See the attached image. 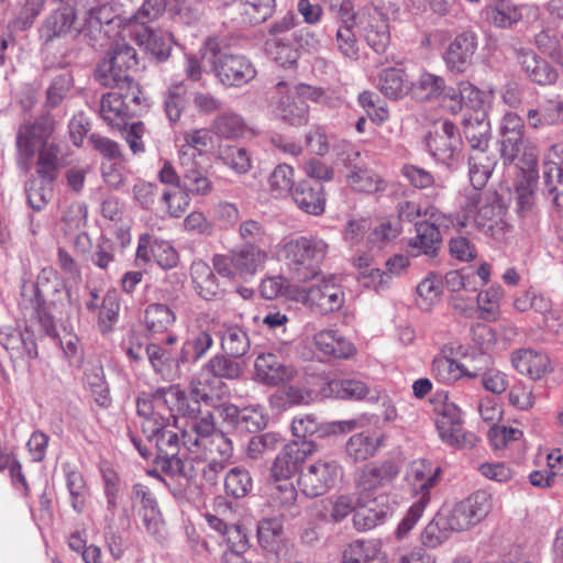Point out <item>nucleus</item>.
<instances>
[{"instance_id":"1","label":"nucleus","mask_w":563,"mask_h":563,"mask_svg":"<svg viewBox=\"0 0 563 563\" xmlns=\"http://www.w3.org/2000/svg\"><path fill=\"white\" fill-rule=\"evenodd\" d=\"M507 206L497 191L474 192L465 198L456 214V224L466 228L471 222L484 235L497 243H506L512 225L506 220Z\"/></svg>"},{"instance_id":"2","label":"nucleus","mask_w":563,"mask_h":563,"mask_svg":"<svg viewBox=\"0 0 563 563\" xmlns=\"http://www.w3.org/2000/svg\"><path fill=\"white\" fill-rule=\"evenodd\" d=\"M328 243L316 235L299 236L284 245V253L291 277L306 283L321 273V264L328 254Z\"/></svg>"},{"instance_id":"3","label":"nucleus","mask_w":563,"mask_h":563,"mask_svg":"<svg viewBox=\"0 0 563 563\" xmlns=\"http://www.w3.org/2000/svg\"><path fill=\"white\" fill-rule=\"evenodd\" d=\"M429 154L448 167L460 158L463 141L459 128L449 120L434 123L433 130L426 137Z\"/></svg>"},{"instance_id":"4","label":"nucleus","mask_w":563,"mask_h":563,"mask_svg":"<svg viewBox=\"0 0 563 563\" xmlns=\"http://www.w3.org/2000/svg\"><path fill=\"white\" fill-rule=\"evenodd\" d=\"M306 100L305 96L298 93V85L290 89L287 82L279 81L271 97L269 108L280 121L301 126L309 120V106Z\"/></svg>"},{"instance_id":"5","label":"nucleus","mask_w":563,"mask_h":563,"mask_svg":"<svg viewBox=\"0 0 563 563\" xmlns=\"http://www.w3.org/2000/svg\"><path fill=\"white\" fill-rule=\"evenodd\" d=\"M54 119L49 114L37 118L32 123H24L16 134L18 165L27 172L35 150L48 146V140L54 131Z\"/></svg>"},{"instance_id":"6","label":"nucleus","mask_w":563,"mask_h":563,"mask_svg":"<svg viewBox=\"0 0 563 563\" xmlns=\"http://www.w3.org/2000/svg\"><path fill=\"white\" fill-rule=\"evenodd\" d=\"M343 476V468L335 460H319L301 471L298 485L303 495L310 498L324 495Z\"/></svg>"},{"instance_id":"7","label":"nucleus","mask_w":563,"mask_h":563,"mask_svg":"<svg viewBox=\"0 0 563 563\" xmlns=\"http://www.w3.org/2000/svg\"><path fill=\"white\" fill-rule=\"evenodd\" d=\"M212 70L227 87H241L253 80L257 73L247 57L221 51L212 52Z\"/></svg>"},{"instance_id":"8","label":"nucleus","mask_w":563,"mask_h":563,"mask_svg":"<svg viewBox=\"0 0 563 563\" xmlns=\"http://www.w3.org/2000/svg\"><path fill=\"white\" fill-rule=\"evenodd\" d=\"M394 512V503L389 495L375 497L357 496V509L352 517L353 527L358 532H367L384 525Z\"/></svg>"},{"instance_id":"9","label":"nucleus","mask_w":563,"mask_h":563,"mask_svg":"<svg viewBox=\"0 0 563 563\" xmlns=\"http://www.w3.org/2000/svg\"><path fill=\"white\" fill-rule=\"evenodd\" d=\"M492 509V496L486 490H476L444 514L456 532L470 529L483 520Z\"/></svg>"},{"instance_id":"10","label":"nucleus","mask_w":563,"mask_h":563,"mask_svg":"<svg viewBox=\"0 0 563 563\" xmlns=\"http://www.w3.org/2000/svg\"><path fill=\"white\" fill-rule=\"evenodd\" d=\"M437 429L441 439L455 448L473 446L476 437L471 432H464L460 409L449 401H444L437 409Z\"/></svg>"},{"instance_id":"11","label":"nucleus","mask_w":563,"mask_h":563,"mask_svg":"<svg viewBox=\"0 0 563 563\" xmlns=\"http://www.w3.org/2000/svg\"><path fill=\"white\" fill-rule=\"evenodd\" d=\"M478 47V36L473 31L457 34L442 54V59L449 71L463 74L473 64Z\"/></svg>"},{"instance_id":"12","label":"nucleus","mask_w":563,"mask_h":563,"mask_svg":"<svg viewBox=\"0 0 563 563\" xmlns=\"http://www.w3.org/2000/svg\"><path fill=\"white\" fill-rule=\"evenodd\" d=\"M442 470L427 460L412 461L406 470L405 479L417 500L430 501V490L439 483Z\"/></svg>"},{"instance_id":"13","label":"nucleus","mask_w":563,"mask_h":563,"mask_svg":"<svg viewBox=\"0 0 563 563\" xmlns=\"http://www.w3.org/2000/svg\"><path fill=\"white\" fill-rule=\"evenodd\" d=\"M223 421L229 423L238 432L255 433L263 430L268 422L265 409L261 406H247L239 408L233 404L223 405L220 408Z\"/></svg>"},{"instance_id":"14","label":"nucleus","mask_w":563,"mask_h":563,"mask_svg":"<svg viewBox=\"0 0 563 563\" xmlns=\"http://www.w3.org/2000/svg\"><path fill=\"white\" fill-rule=\"evenodd\" d=\"M398 474L399 467L393 461L369 463L361 470L355 479L357 493L371 496L376 489L391 484Z\"/></svg>"},{"instance_id":"15","label":"nucleus","mask_w":563,"mask_h":563,"mask_svg":"<svg viewBox=\"0 0 563 563\" xmlns=\"http://www.w3.org/2000/svg\"><path fill=\"white\" fill-rule=\"evenodd\" d=\"M65 286L57 280L56 272L52 267L43 268L37 275L36 283L24 285L22 288L23 302L29 301L31 307L43 308L45 307L48 297H62Z\"/></svg>"},{"instance_id":"16","label":"nucleus","mask_w":563,"mask_h":563,"mask_svg":"<svg viewBox=\"0 0 563 563\" xmlns=\"http://www.w3.org/2000/svg\"><path fill=\"white\" fill-rule=\"evenodd\" d=\"M298 300L303 305L314 308L319 313L327 314L339 310L344 303L343 290L329 283L302 288Z\"/></svg>"},{"instance_id":"17","label":"nucleus","mask_w":563,"mask_h":563,"mask_svg":"<svg viewBox=\"0 0 563 563\" xmlns=\"http://www.w3.org/2000/svg\"><path fill=\"white\" fill-rule=\"evenodd\" d=\"M255 378L266 386H278L295 378L297 371L274 353H261L254 362Z\"/></svg>"},{"instance_id":"18","label":"nucleus","mask_w":563,"mask_h":563,"mask_svg":"<svg viewBox=\"0 0 563 563\" xmlns=\"http://www.w3.org/2000/svg\"><path fill=\"white\" fill-rule=\"evenodd\" d=\"M153 371L164 380L174 382L180 378L185 361H180V351L156 343L147 344L145 349Z\"/></svg>"},{"instance_id":"19","label":"nucleus","mask_w":563,"mask_h":563,"mask_svg":"<svg viewBox=\"0 0 563 563\" xmlns=\"http://www.w3.org/2000/svg\"><path fill=\"white\" fill-rule=\"evenodd\" d=\"M523 133L500 135V156L505 164L517 161L516 166L522 172H532L538 162L534 147L526 145Z\"/></svg>"},{"instance_id":"20","label":"nucleus","mask_w":563,"mask_h":563,"mask_svg":"<svg viewBox=\"0 0 563 563\" xmlns=\"http://www.w3.org/2000/svg\"><path fill=\"white\" fill-rule=\"evenodd\" d=\"M361 156V153L354 151L347 155L349 172L346 174V184L355 191L364 194H376L385 191L387 181L377 173L366 167L353 164Z\"/></svg>"},{"instance_id":"21","label":"nucleus","mask_w":563,"mask_h":563,"mask_svg":"<svg viewBox=\"0 0 563 563\" xmlns=\"http://www.w3.org/2000/svg\"><path fill=\"white\" fill-rule=\"evenodd\" d=\"M516 56L518 64L525 74L533 82L547 86L553 85L559 78L558 70L545 59L538 56L530 48H518L516 49Z\"/></svg>"},{"instance_id":"22","label":"nucleus","mask_w":563,"mask_h":563,"mask_svg":"<svg viewBox=\"0 0 563 563\" xmlns=\"http://www.w3.org/2000/svg\"><path fill=\"white\" fill-rule=\"evenodd\" d=\"M291 197L305 212L313 216L324 211L325 197L322 183L316 179H302L294 188Z\"/></svg>"},{"instance_id":"23","label":"nucleus","mask_w":563,"mask_h":563,"mask_svg":"<svg viewBox=\"0 0 563 563\" xmlns=\"http://www.w3.org/2000/svg\"><path fill=\"white\" fill-rule=\"evenodd\" d=\"M179 166L180 173H183L181 191L188 197L189 195L208 196L212 192L213 184L199 162L190 161L188 156H185Z\"/></svg>"},{"instance_id":"24","label":"nucleus","mask_w":563,"mask_h":563,"mask_svg":"<svg viewBox=\"0 0 563 563\" xmlns=\"http://www.w3.org/2000/svg\"><path fill=\"white\" fill-rule=\"evenodd\" d=\"M194 288L207 301L221 299L224 290L220 287L213 269L203 261L194 262L190 268Z\"/></svg>"},{"instance_id":"25","label":"nucleus","mask_w":563,"mask_h":563,"mask_svg":"<svg viewBox=\"0 0 563 563\" xmlns=\"http://www.w3.org/2000/svg\"><path fill=\"white\" fill-rule=\"evenodd\" d=\"M76 19L75 9L69 5H60L45 18L40 29V37L45 43L68 34Z\"/></svg>"},{"instance_id":"26","label":"nucleus","mask_w":563,"mask_h":563,"mask_svg":"<svg viewBox=\"0 0 563 563\" xmlns=\"http://www.w3.org/2000/svg\"><path fill=\"white\" fill-rule=\"evenodd\" d=\"M360 16H373L363 27V35L367 45L378 55L384 54L390 43V34L387 22L376 9H367Z\"/></svg>"},{"instance_id":"27","label":"nucleus","mask_w":563,"mask_h":563,"mask_svg":"<svg viewBox=\"0 0 563 563\" xmlns=\"http://www.w3.org/2000/svg\"><path fill=\"white\" fill-rule=\"evenodd\" d=\"M512 366L522 375L531 379L543 377L550 366V360L547 354L531 349H520L511 355Z\"/></svg>"},{"instance_id":"28","label":"nucleus","mask_w":563,"mask_h":563,"mask_svg":"<svg viewBox=\"0 0 563 563\" xmlns=\"http://www.w3.org/2000/svg\"><path fill=\"white\" fill-rule=\"evenodd\" d=\"M222 352L231 357H243L251 349V340L247 331L235 323L224 322L218 332Z\"/></svg>"},{"instance_id":"29","label":"nucleus","mask_w":563,"mask_h":563,"mask_svg":"<svg viewBox=\"0 0 563 563\" xmlns=\"http://www.w3.org/2000/svg\"><path fill=\"white\" fill-rule=\"evenodd\" d=\"M113 92L119 101H122V107L131 120L141 115L148 108L147 98L132 77L120 84L119 87L113 89Z\"/></svg>"},{"instance_id":"30","label":"nucleus","mask_w":563,"mask_h":563,"mask_svg":"<svg viewBox=\"0 0 563 563\" xmlns=\"http://www.w3.org/2000/svg\"><path fill=\"white\" fill-rule=\"evenodd\" d=\"M317 349L335 358H347L355 352L354 345L335 330H322L313 338Z\"/></svg>"},{"instance_id":"31","label":"nucleus","mask_w":563,"mask_h":563,"mask_svg":"<svg viewBox=\"0 0 563 563\" xmlns=\"http://www.w3.org/2000/svg\"><path fill=\"white\" fill-rule=\"evenodd\" d=\"M188 427L195 433V438H192L186 430L183 431V445L187 446L188 450H191L192 446L202 445L219 431L216 427L213 413L210 410H202L188 422Z\"/></svg>"},{"instance_id":"32","label":"nucleus","mask_w":563,"mask_h":563,"mask_svg":"<svg viewBox=\"0 0 563 563\" xmlns=\"http://www.w3.org/2000/svg\"><path fill=\"white\" fill-rule=\"evenodd\" d=\"M228 549L221 555V563L249 562L244 553L250 548L246 529L240 525H231L223 537Z\"/></svg>"},{"instance_id":"33","label":"nucleus","mask_w":563,"mask_h":563,"mask_svg":"<svg viewBox=\"0 0 563 563\" xmlns=\"http://www.w3.org/2000/svg\"><path fill=\"white\" fill-rule=\"evenodd\" d=\"M528 122L532 128L558 125L563 123V100L560 97L543 100L537 109L527 113Z\"/></svg>"},{"instance_id":"34","label":"nucleus","mask_w":563,"mask_h":563,"mask_svg":"<svg viewBox=\"0 0 563 563\" xmlns=\"http://www.w3.org/2000/svg\"><path fill=\"white\" fill-rule=\"evenodd\" d=\"M445 80L441 76L423 71L410 81V95L418 101L437 100L445 92Z\"/></svg>"},{"instance_id":"35","label":"nucleus","mask_w":563,"mask_h":563,"mask_svg":"<svg viewBox=\"0 0 563 563\" xmlns=\"http://www.w3.org/2000/svg\"><path fill=\"white\" fill-rule=\"evenodd\" d=\"M463 132L471 146V151L487 148L490 137V122L485 111L465 118L463 121Z\"/></svg>"},{"instance_id":"36","label":"nucleus","mask_w":563,"mask_h":563,"mask_svg":"<svg viewBox=\"0 0 563 563\" xmlns=\"http://www.w3.org/2000/svg\"><path fill=\"white\" fill-rule=\"evenodd\" d=\"M383 439L382 435L366 432L353 434L345 444V452L354 463L366 461L375 455Z\"/></svg>"},{"instance_id":"37","label":"nucleus","mask_w":563,"mask_h":563,"mask_svg":"<svg viewBox=\"0 0 563 563\" xmlns=\"http://www.w3.org/2000/svg\"><path fill=\"white\" fill-rule=\"evenodd\" d=\"M456 532L445 518L444 512H438L424 527L420 534L422 548L437 549L445 543Z\"/></svg>"},{"instance_id":"38","label":"nucleus","mask_w":563,"mask_h":563,"mask_svg":"<svg viewBox=\"0 0 563 563\" xmlns=\"http://www.w3.org/2000/svg\"><path fill=\"white\" fill-rule=\"evenodd\" d=\"M212 345L213 338L208 330L192 331L179 349L180 361H185L186 365L196 363L206 356Z\"/></svg>"},{"instance_id":"39","label":"nucleus","mask_w":563,"mask_h":563,"mask_svg":"<svg viewBox=\"0 0 563 563\" xmlns=\"http://www.w3.org/2000/svg\"><path fill=\"white\" fill-rule=\"evenodd\" d=\"M240 358L231 357L222 352L212 356L203 365V369L214 378L235 380L244 373L243 364L239 362Z\"/></svg>"},{"instance_id":"40","label":"nucleus","mask_w":563,"mask_h":563,"mask_svg":"<svg viewBox=\"0 0 563 563\" xmlns=\"http://www.w3.org/2000/svg\"><path fill=\"white\" fill-rule=\"evenodd\" d=\"M260 545L269 553L279 555L283 549L284 527L278 518H264L257 523Z\"/></svg>"},{"instance_id":"41","label":"nucleus","mask_w":563,"mask_h":563,"mask_svg":"<svg viewBox=\"0 0 563 563\" xmlns=\"http://www.w3.org/2000/svg\"><path fill=\"white\" fill-rule=\"evenodd\" d=\"M379 552V541L356 539L344 545L340 563H372Z\"/></svg>"},{"instance_id":"42","label":"nucleus","mask_w":563,"mask_h":563,"mask_svg":"<svg viewBox=\"0 0 563 563\" xmlns=\"http://www.w3.org/2000/svg\"><path fill=\"white\" fill-rule=\"evenodd\" d=\"M99 113L111 128L120 131L125 130L131 121L113 90L102 95Z\"/></svg>"},{"instance_id":"43","label":"nucleus","mask_w":563,"mask_h":563,"mask_svg":"<svg viewBox=\"0 0 563 563\" xmlns=\"http://www.w3.org/2000/svg\"><path fill=\"white\" fill-rule=\"evenodd\" d=\"M188 102V89L184 82L172 85L166 89L163 93V108L169 122L176 123L180 120Z\"/></svg>"},{"instance_id":"44","label":"nucleus","mask_w":563,"mask_h":563,"mask_svg":"<svg viewBox=\"0 0 563 563\" xmlns=\"http://www.w3.org/2000/svg\"><path fill=\"white\" fill-rule=\"evenodd\" d=\"M235 264V272L239 277L247 279L256 274L265 260V253L258 247H246L231 250Z\"/></svg>"},{"instance_id":"45","label":"nucleus","mask_w":563,"mask_h":563,"mask_svg":"<svg viewBox=\"0 0 563 563\" xmlns=\"http://www.w3.org/2000/svg\"><path fill=\"white\" fill-rule=\"evenodd\" d=\"M378 88L387 98L397 100L410 92V82L402 69L388 68L380 73Z\"/></svg>"},{"instance_id":"46","label":"nucleus","mask_w":563,"mask_h":563,"mask_svg":"<svg viewBox=\"0 0 563 563\" xmlns=\"http://www.w3.org/2000/svg\"><path fill=\"white\" fill-rule=\"evenodd\" d=\"M415 228L416 236L410 239L409 246L431 257L435 256L442 242L441 232L424 220L416 222Z\"/></svg>"},{"instance_id":"47","label":"nucleus","mask_w":563,"mask_h":563,"mask_svg":"<svg viewBox=\"0 0 563 563\" xmlns=\"http://www.w3.org/2000/svg\"><path fill=\"white\" fill-rule=\"evenodd\" d=\"M432 374L442 384H453L462 376L477 377V372H468L462 364L444 355L433 358Z\"/></svg>"},{"instance_id":"48","label":"nucleus","mask_w":563,"mask_h":563,"mask_svg":"<svg viewBox=\"0 0 563 563\" xmlns=\"http://www.w3.org/2000/svg\"><path fill=\"white\" fill-rule=\"evenodd\" d=\"M59 154L60 148L55 143L38 148L36 174L43 183L53 184L56 180L60 167Z\"/></svg>"},{"instance_id":"49","label":"nucleus","mask_w":563,"mask_h":563,"mask_svg":"<svg viewBox=\"0 0 563 563\" xmlns=\"http://www.w3.org/2000/svg\"><path fill=\"white\" fill-rule=\"evenodd\" d=\"M544 190L558 208H563V165L545 161L542 165Z\"/></svg>"},{"instance_id":"50","label":"nucleus","mask_w":563,"mask_h":563,"mask_svg":"<svg viewBox=\"0 0 563 563\" xmlns=\"http://www.w3.org/2000/svg\"><path fill=\"white\" fill-rule=\"evenodd\" d=\"M212 144V135L208 130L199 129L184 133V144L178 151L179 163L188 156L190 161L198 162L197 157L202 156Z\"/></svg>"},{"instance_id":"51","label":"nucleus","mask_w":563,"mask_h":563,"mask_svg":"<svg viewBox=\"0 0 563 563\" xmlns=\"http://www.w3.org/2000/svg\"><path fill=\"white\" fill-rule=\"evenodd\" d=\"M120 294L115 289L106 292L98 313V328L102 334L113 332L120 313Z\"/></svg>"},{"instance_id":"52","label":"nucleus","mask_w":563,"mask_h":563,"mask_svg":"<svg viewBox=\"0 0 563 563\" xmlns=\"http://www.w3.org/2000/svg\"><path fill=\"white\" fill-rule=\"evenodd\" d=\"M176 321L175 312L164 303H150L144 310L145 328L151 333L166 332Z\"/></svg>"},{"instance_id":"53","label":"nucleus","mask_w":563,"mask_h":563,"mask_svg":"<svg viewBox=\"0 0 563 563\" xmlns=\"http://www.w3.org/2000/svg\"><path fill=\"white\" fill-rule=\"evenodd\" d=\"M114 18L115 12L113 7L109 3L91 7L87 11V16L85 18V23L80 32H82L86 36H90L91 38L97 40L101 34L102 26L104 24H111Z\"/></svg>"},{"instance_id":"54","label":"nucleus","mask_w":563,"mask_h":563,"mask_svg":"<svg viewBox=\"0 0 563 563\" xmlns=\"http://www.w3.org/2000/svg\"><path fill=\"white\" fill-rule=\"evenodd\" d=\"M271 496L274 504L280 507L283 517L295 518L300 515V508L296 504L298 494L291 482H277Z\"/></svg>"},{"instance_id":"55","label":"nucleus","mask_w":563,"mask_h":563,"mask_svg":"<svg viewBox=\"0 0 563 563\" xmlns=\"http://www.w3.org/2000/svg\"><path fill=\"white\" fill-rule=\"evenodd\" d=\"M84 382L99 406L108 407L111 404L110 390L101 365L87 367L84 373Z\"/></svg>"},{"instance_id":"56","label":"nucleus","mask_w":563,"mask_h":563,"mask_svg":"<svg viewBox=\"0 0 563 563\" xmlns=\"http://www.w3.org/2000/svg\"><path fill=\"white\" fill-rule=\"evenodd\" d=\"M401 175L415 188H432L431 197L434 200L438 199L444 190V186L442 184L437 183L434 176L429 170L420 166L406 164L401 168Z\"/></svg>"},{"instance_id":"57","label":"nucleus","mask_w":563,"mask_h":563,"mask_svg":"<svg viewBox=\"0 0 563 563\" xmlns=\"http://www.w3.org/2000/svg\"><path fill=\"white\" fill-rule=\"evenodd\" d=\"M265 49L283 67L292 66L298 59L297 48L294 47L288 37L267 38Z\"/></svg>"},{"instance_id":"58","label":"nucleus","mask_w":563,"mask_h":563,"mask_svg":"<svg viewBox=\"0 0 563 563\" xmlns=\"http://www.w3.org/2000/svg\"><path fill=\"white\" fill-rule=\"evenodd\" d=\"M253 487V481L247 470L235 466L231 468L224 478L225 493L233 498L245 497Z\"/></svg>"},{"instance_id":"59","label":"nucleus","mask_w":563,"mask_h":563,"mask_svg":"<svg viewBox=\"0 0 563 563\" xmlns=\"http://www.w3.org/2000/svg\"><path fill=\"white\" fill-rule=\"evenodd\" d=\"M294 437L298 440H310L329 435L328 423L323 424L312 415L296 417L291 423Z\"/></svg>"},{"instance_id":"60","label":"nucleus","mask_w":563,"mask_h":563,"mask_svg":"<svg viewBox=\"0 0 563 563\" xmlns=\"http://www.w3.org/2000/svg\"><path fill=\"white\" fill-rule=\"evenodd\" d=\"M268 184L275 197L291 195L297 185L295 184L292 167L287 164L277 165L268 178Z\"/></svg>"},{"instance_id":"61","label":"nucleus","mask_w":563,"mask_h":563,"mask_svg":"<svg viewBox=\"0 0 563 563\" xmlns=\"http://www.w3.org/2000/svg\"><path fill=\"white\" fill-rule=\"evenodd\" d=\"M522 9L511 0H499L492 10L490 20L498 27H510L522 19Z\"/></svg>"},{"instance_id":"62","label":"nucleus","mask_w":563,"mask_h":563,"mask_svg":"<svg viewBox=\"0 0 563 563\" xmlns=\"http://www.w3.org/2000/svg\"><path fill=\"white\" fill-rule=\"evenodd\" d=\"M329 388L338 398L361 400L369 393L367 385L358 379H334L329 383Z\"/></svg>"},{"instance_id":"63","label":"nucleus","mask_w":563,"mask_h":563,"mask_svg":"<svg viewBox=\"0 0 563 563\" xmlns=\"http://www.w3.org/2000/svg\"><path fill=\"white\" fill-rule=\"evenodd\" d=\"M355 21L341 23L335 33V45L339 52L350 58L357 59L360 57V49L353 27Z\"/></svg>"},{"instance_id":"64","label":"nucleus","mask_w":563,"mask_h":563,"mask_svg":"<svg viewBox=\"0 0 563 563\" xmlns=\"http://www.w3.org/2000/svg\"><path fill=\"white\" fill-rule=\"evenodd\" d=\"M219 158L238 174H246L252 167V159L245 147L224 146L220 150Z\"/></svg>"}]
</instances>
